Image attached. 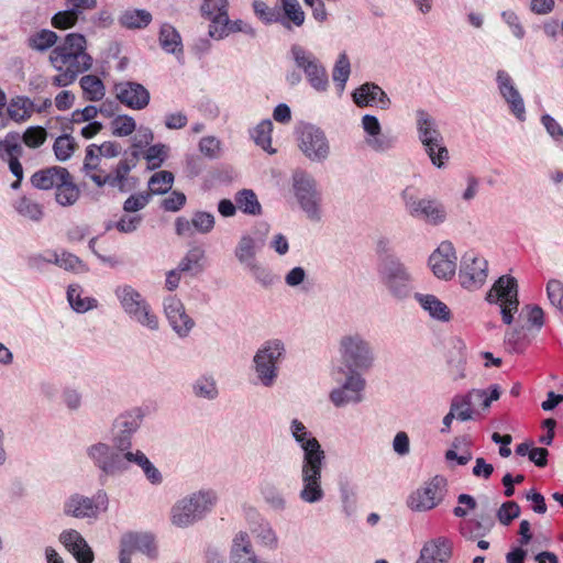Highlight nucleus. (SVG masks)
Segmentation results:
<instances>
[{
    "mask_svg": "<svg viewBox=\"0 0 563 563\" xmlns=\"http://www.w3.org/2000/svg\"><path fill=\"white\" fill-rule=\"evenodd\" d=\"M159 45L169 54L181 55L183 42L178 31L169 23H164L159 30Z\"/></svg>",
    "mask_w": 563,
    "mask_h": 563,
    "instance_id": "obj_36",
    "label": "nucleus"
},
{
    "mask_svg": "<svg viewBox=\"0 0 563 563\" xmlns=\"http://www.w3.org/2000/svg\"><path fill=\"white\" fill-rule=\"evenodd\" d=\"M384 284L397 297L408 294L410 276L404 265L395 257H387L380 269Z\"/></svg>",
    "mask_w": 563,
    "mask_h": 563,
    "instance_id": "obj_13",
    "label": "nucleus"
},
{
    "mask_svg": "<svg viewBox=\"0 0 563 563\" xmlns=\"http://www.w3.org/2000/svg\"><path fill=\"white\" fill-rule=\"evenodd\" d=\"M59 542L73 554L78 563L93 562V551L77 530H64L59 534Z\"/></svg>",
    "mask_w": 563,
    "mask_h": 563,
    "instance_id": "obj_20",
    "label": "nucleus"
},
{
    "mask_svg": "<svg viewBox=\"0 0 563 563\" xmlns=\"http://www.w3.org/2000/svg\"><path fill=\"white\" fill-rule=\"evenodd\" d=\"M547 294L551 305L563 313V283L550 279L547 284Z\"/></svg>",
    "mask_w": 563,
    "mask_h": 563,
    "instance_id": "obj_53",
    "label": "nucleus"
},
{
    "mask_svg": "<svg viewBox=\"0 0 563 563\" xmlns=\"http://www.w3.org/2000/svg\"><path fill=\"white\" fill-rule=\"evenodd\" d=\"M186 200L185 194L175 190L162 201V207L165 211L176 212L185 206Z\"/></svg>",
    "mask_w": 563,
    "mask_h": 563,
    "instance_id": "obj_61",
    "label": "nucleus"
},
{
    "mask_svg": "<svg viewBox=\"0 0 563 563\" xmlns=\"http://www.w3.org/2000/svg\"><path fill=\"white\" fill-rule=\"evenodd\" d=\"M142 146L141 142L134 141L129 153L108 172L102 165V158L118 157L122 151L121 144L115 141L90 144L85 151L84 172L98 188L109 187L128 192L132 189L130 173L137 165Z\"/></svg>",
    "mask_w": 563,
    "mask_h": 563,
    "instance_id": "obj_1",
    "label": "nucleus"
},
{
    "mask_svg": "<svg viewBox=\"0 0 563 563\" xmlns=\"http://www.w3.org/2000/svg\"><path fill=\"white\" fill-rule=\"evenodd\" d=\"M243 32L245 34L254 35V29L244 22L243 20H234L230 21L229 15L227 16V21H223L220 25L214 29V31H209L211 37L220 40L228 36L230 33Z\"/></svg>",
    "mask_w": 563,
    "mask_h": 563,
    "instance_id": "obj_39",
    "label": "nucleus"
},
{
    "mask_svg": "<svg viewBox=\"0 0 563 563\" xmlns=\"http://www.w3.org/2000/svg\"><path fill=\"white\" fill-rule=\"evenodd\" d=\"M194 228L196 232L207 234L214 228V217L212 213L206 211H197L192 216Z\"/></svg>",
    "mask_w": 563,
    "mask_h": 563,
    "instance_id": "obj_55",
    "label": "nucleus"
},
{
    "mask_svg": "<svg viewBox=\"0 0 563 563\" xmlns=\"http://www.w3.org/2000/svg\"><path fill=\"white\" fill-rule=\"evenodd\" d=\"M117 99L132 110L145 109L151 100L150 91L140 82L121 81L114 85Z\"/></svg>",
    "mask_w": 563,
    "mask_h": 563,
    "instance_id": "obj_15",
    "label": "nucleus"
},
{
    "mask_svg": "<svg viewBox=\"0 0 563 563\" xmlns=\"http://www.w3.org/2000/svg\"><path fill=\"white\" fill-rule=\"evenodd\" d=\"M294 190L298 202L307 216L312 220L320 218L319 194L314 180L303 172L294 175Z\"/></svg>",
    "mask_w": 563,
    "mask_h": 563,
    "instance_id": "obj_12",
    "label": "nucleus"
},
{
    "mask_svg": "<svg viewBox=\"0 0 563 563\" xmlns=\"http://www.w3.org/2000/svg\"><path fill=\"white\" fill-rule=\"evenodd\" d=\"M47 139V131L43 126H30L23 135V143L30 148H37L44 144Z\"/></svg>",
    "mask_w": 563,
    "mask_h": 563,
    "instance_id": "obj_52",
    "label": "nucleus"
},
{
    "mask_svg": "<svg viewBox=\"0 0 563 563\" xmlns=\"http://www.w3.org/2000/svg\"><path fill=\"white\" fill-rule=\"evenodd\" d=\"M22 153L23 148L20 143V135L18 133H8L3 140H0L1 159L8 162L11 157L21 156Z\"/></svg>",
    "mask_w": 563,
    "mask_h": 563,
    "instance_id": "obj_46",
    "label": "nucleus"
},
{
    "mask_svg": "<svg viewBox=\"0 0 563 563\" xmlns=\"http://www.w3.org/2000/svg\"><path fill=\"white\" fill-rule=\"evenodd\" d=\"M419 302L423 309L439 320L448 321L450 319V309L433 295L419 296Z\"/></svg>",
    "mask_w": 563,
    "mask_h": 563,
    "instance_id": "obj_42",
    "label": "nucleus"
},
{
    "mask_svg": "<svg viewBox=\"0 0 563 563\" xmlns=\"http://www.w3.org/2000/svg\"><path fill=\"white\" fill-rule=\"evenodd\" d=\"M272 132L273 123L271 120H263L254 128L252 132V139L256 145L261 146L264 151L271 154L275 153V150L272 148Z\"/></svg>",
    "mask_w": 563,
    "mask_h": 563,
    "instance_id": "obj_44",
    "label": "nucleus"
},
{
    "mask_svg": "<svg viewBox=\"0 0 563 563\" xmlns=\"http://www.w3.org/2000/svg\"><path fill=\"white\" fill-rule=\"evenodd\" d=\"M135 120L128 114L117 115L111 121V131L114 136H129L135 131Z\"/></svg>",
    "mask_w": 563,
    "mask_h": 563,
    "instance_id": "obj_51",
    "label": "nucleus"
},
{
    "mask_svg": "<svg viewBox=\"0 0 563 563\" xmlns=\"http://www.w3.org/2000/svg\"><path fill=\"white\" fill-rule=\"evenodd\" d=\"M79 196L80 190L68 172V177H64L55 188V200L63 207H69L77 202Z\"/></svg>",
    "mask_w": 563,
    "mask_h": 563,
    "instance_id": "obj_33",
    "label": "nucleus"
},
{
    "mask_svg": "<svg viewBox=\"0 0 563 563\" xmlns=\"http://www.w3.org/2000/svg\"><path fill=\"white\" fill-rule=\"evenodd\" d=\"M497 82L500 93L510 106L511 112L517 117V119L523 120L526 112L523 100L515 88L509 74L505 70H499L497 73Z\"/></svg>",
    "mask_w": 563,
    "mask_h": 563,
    "instance_id": "obj_24",
    "label": "nucleus"
},
{
    "mask_svg": "<svg viewBox=\"0 0 563 563\" xmlns=\"http://www.w3.org/2000/svg\"><path fill=\"white\" fill-rule=\"evenodd\" d=\"M64 512L75 518H93L99 507L91 498L74 495L65 503Z\"/></svg>",
    "mask_w": 563,
    "mask_h": 563,
    "instance_id": "obj_27",
    "label": "nucleus"
},
{
    "mask_svg": "<svg viewBox=\"0 0 563 563\" xmlns=\"http://www.w3.org/2000/svg\"><path fill=\"white\" fill-rule=\"evenodd\" d=\"M120 22L128 29H144L152 22V14L143 9L128 10L121 15Z\"/></svg>",
    "mask_w": 563,
    "mask_h": 563,
    "instance_id": "obj_41",
    "label": "nucleus"
},
{
    "mask_svg": "<svg viewBox=\"0 0 563 563\" xmlns=\"http://www.w3.org/2000/svg\"><path fill=\"white\" fill-rule=\"evenodd\" d=\"M520 507L516 501L504 503L497 511V518L500 523L508 526L514 519L519 517Z\"/></svg>",
    "mask_w": 563,
    "mask_h": 563,
    "instance_id": "obj_58",
    "label": "nucleus"
},
{
    "mask_svg": "<svg viewBox=\"0 0 563 563\" xmlns=\"http://www.w3.org/2000/svg\"><path fill=\"white\" fill-rule=\"evenodd\" d=\"M124 547H130L133 552L140 551L150 556L156 552L154 537L147 532H126L122 536Z\"/></svg>",
    "mask_w": 563,
    "mask_h": 563,
    "instance_id": "obj_29",
    "label": "nucleus"
},
{
    "mask_svg": "<svg viewBox=\"0 0 563 563\" xmlns=\"http://www.w3.org/2000/svg\"><path fill=\"white\" fill-rule=\"evenodd\" d=\"M174 175L167 170L155 173L148 180V189L154 195L166 194L173 186Z\"/></svg>",
    "mask_w": 563,
    "mask_h": 563,
    "instance_id": "obj_49",
    "label": "nucleus"
},
{
    "mask_svg": "<svg viewBox=\"0 0 563 563\" xmlns=\"http://www.w3.org/2000/svg\"><path fill=\"white\" fill-rule=\"evenodd\" d=\"M35 111L34 102L24 96H15L10 99L7 106V115L9 120L21 123L31 118Z\"/></svg>",
    "mask_w": 563,
    "mask_h": 563,
    "instance_id": "obj_32",
    "label": "nucleus"
},
{
    "mask_svg": "<svg viewBox=\"0 0 563 563\" xmlns=\"http://www.w3.org/2000/svg\"><path fill=\"white\" fill-rule=\"evenodd\" d=\"M41 261L54 263L57 266L71 272H80L85 266L78 256L67 252H63L62 254L52 253L51 256L47 258L41 255L34 256L32 258V262L34 264H37Z\"/></svg>",
    "mask_w": 563,
    "mask_h": 563,
    "instance_id": "obj_37",
    "label": "nucleus"
},
{
    "mask_svg": "<svg viewBox=\"0 0 563 563\" xmlns=\"http://www.w3.org/2000/svg\"><path fill=\"white\" fill-rule=\"evenodd\" d=\"M353 101L357 107L379 106L382 109L389 107L390 100L386 92L377 85L366 82L353 92Z\"/></svg>",
    "mask_w": 563,
    "mask_h": 563,
    "instance_id": "obj_25",
    "label": "nucleus"
},
{
    "mask_svg": "<svg viewBox=\"0 0 563 563\" xmlns=\"http://www.w3.org/2000/svg\"><path fill=\"white\" fill-rule=\"evenodd\" d=\"M231 560L232 563H260L252 553V545L247 533L240 532L235 536L231 550Z\"/></svg>",
    "mask_w": 563,
    "mask_h": 563,
    "instance_id": "obj_34",
    "label": "nucleus"
},
{
    "mask_svg": "<svg viewBox=\"0 0 563 563\" xmlns=\"http://www.w3.org/2000/svg\"><path fill=\"white\" fill-rule=\"evenodd\" d=\"M236 207L246 214L258 216L262 212L257 196L251 189H242L235 195Z\"/></svg>",
    "mask_w": 563,
    "mask_h": 563,
    "instance_id": "obj_40",
    "label": "nucleus"
},
{
    "mask_svg": "<svg viewBox=\"0 0 563 563\" xmlns=\"http://www.w3.org/2000/svg\"><path fill=\"white\" fill-rule=\"evenodd\" d=\"M228 0H205L201 5V13L210 20L209 31H214L218 25L227 21Z\"/></svg>",
    "mask_w": 563,
    "mask_h": 563,
    "instance_id": "obj_31",
    "label": "nucleus"
},
{
    "mask_svg": "<svg viewBox=\"0 0 563 563\" xmlns=\"http://www.w3.org/2000/svg\"><path fill=\"white\" fill-rule=\"evenodd\" d=\"M142 221L141 216L122 217L114 227L122 233H131L137 229Z\"/></svg>",
    "mask_w": 563,
    "mask_h": 563,
    "instance_id": "obj_64",
    "label": "nucleus"
},
{
    "mask_svg": "<svg viewBox=\"0 0 563 563\" xmlns=\"http://www.w3.org/2000/svg\"><path fill=\"white\" fill-rule=\"evenodd\" d=\"M77 146L78 145L71 135L63 134L55 140L53 151L58 161L65 162L73 156Z\"/></svg>",
    "mask_w": 563,
    "mask_h": 563,
    "instance_id": "obj_47",
    "label": "nucleus"
},
{
    "mask_svg": "<svg viewBox=\"0 0 563 563\" xmlns=\"http://www.w3.org/2000/svg\"><path fill=\"white\" fill-rule=\"evenodd\" d=\"M417 129L419 140L432 164L442 167L449 159V151L434 120L423 110L417 112Z\"/></svg>",
    "mask_w": 563,
    "mask_h": 563,
    "instance_id": "obj_4",
    "label": "nucleus"
},
{
    "mask_svg": "<svg viewBox=\"0 0 563 563\" xmlns=\"http://www.w3.org/2000/svg\"><path fill=\"white\" fill-rule=\"evenodd\" d=\"M429 265L438 278L450 279L456 269V255L453 244L449 241L442 242L430 255Z\"/></svg>",
    "mask_w": 563,
    "mask_h": 563,
    "instance_id": "obj_17",
    "label": "nucleus"
},
{
    "mask_svg": "<svg viewBox=\"0 0 563 563\" xmlns=\"http://www.w3.org/2000/svg\"><path fill=\"white\" fill-rule=\"evenodd\" d=\"M67 299L70 303V306L77 311V312H85L92 308V302H96L95 299L89 298H81L80 294L78 292L77 288L69 286L67 290Z\"/></svg>",
    "mask_w": 563,
    "mask_h": 563,
    "instance_id": "obj_57",
    "label": "nucleus"
},
{
    "mask_svg": "<svg viewBox=\"0 0 563 563\" xmlns=\"http://www.w3.org/2000/svg\"><path fill=\"white\" fill-rule=\"evenodd\" d=\"M79 85L82 89L84 99L87 101H100L106 95L103 81L96 75L82 76Z\"/></svg>",
    "mask_w": 563,
    "mask_h": 563,
    "instance_id": "obj_38",
    "label": "nucleus"
},
{
    "mask_svg": "<svg viewBox=\"0 0 563 563\" xmlns=\"http://www.w3.org/2000/svg\"><path fill=\"white\" fill-rule=\"evenodd\" d=\"M283 344L278 341L268 342L254 356L256 372L265 385H271L276 377V362L283 353Z\"/></svg>",
    "mask_w": 563,
    "mask_h": 563,
    "instance_id": "obj_14",
    "label": "nucleus"
},
{
    "mask_svg": "<svg viewBox=\"0 0 563 563\" xmlns=\"http://www.w3.org/2000/svg\"><path fill=\"white\" fill-rule=\"evenodd\" d=\"M216 501L212 492H200L188 499H183L173 508V523L178 527H187L211 509Z\"/></svg>",
    "mask_w": 563,
    "mask_h": 563,
    "instance_id": "obj_6",
    "label": "nucleus"
},
{
    "mask_svg": "<svg viewBox=\"0 0 563 563\" xmlns=\"http://www.w3.org/2000/svg\"><path fill=\"white\" fill-rule=\"evenodd\" d=\"M472 407L473 406L470 404V399H466L465 396L462 398H455L451 405L452 411L461 421L472 419Z\"/></svg>",
    "mask_w": 563,
    "mask_h": 563,
    "instance_id": "obj_60",
    "label": "nucleus"
},
{
    "mask_svg": "<svg viewBox=\"0 0 563 563\" xmlns=\"http://www.w3.org/2000/svg\"><path fill=\"white\" fill-rule=\"evenodd\" d=\"M341 353L346 371L340 368L339 374H355L356 369L368 368L373 361L367 343L358 335L343 338Z\"/></svg>",
    "mask_w": 563,
    "mask_h": 563,
    "instance_id": "obj_7",
    "label": "nucleus"
},
{
    "mask_svg": "<svg viewBox=\"0 0 563 563\" xmlns=\"http://www.w3.org/2000/svg\"><path fill=\"white\" fill-rule=\"evenodd\" d=\"M488 263L474 252H467L462 257L459 279L463 288L475 290L481 288L487 278Z\"/></svg>",
    "mask_w": 563,
    "mask_h": 563,
    "instance_id": "obj_11",
    "label": "nucleus"
},
{
    "mask_svg": "<svg viewBox=\"0 0 563 563\" xmlns=\"http://www.w3.org/2000/svg\"><path fill=\"white\" fill-rule=\"evenodd\" d=\"M166 157V146L163 144H155L150 146L145 153L144 158L148 164L150 169H155L162 166Z\"/></svg>",
    "mask_w": 563,
    "mask_h": 563,
    "instance_id": "obj_56",
    "label": "nucleus"
},
{
    "mask_svg": "<svg viewBox=\"0 0 563 563\" xmlns=\"http://www.w3.org/2000/svg\"><path fill=\"white\" fill-rule=\"evenodd\" d=\"M280 9L284 12L282 15V25L286 30H291L292 26L300 27L305 23L306 14L298 0H279Z\"/></svg>",
    "mask_w": 563,
    "mask_h": 563,
    "instance_id": "obj_30",
    "label": "nucleus"
},
{
    "mask_svg": "<svg viewBox=\"0 0 563 563\" xmlns=\"http://www.w3.org/2000/svg\"><path fill=\"white\" fill-rule=\"evenodd\" d=\"M164 310L172 328L179 335H187L195 323L186 313L183 302L178 298L170 296L164 301Z\"/></svg>",
    "mask_w": 563,
    "mask_h": 563,
    "instance_id": "obj_19",
    "label": "nucleus"
},
{
    "mask_svg": "<svg viewBox=\"0 0 563 563\" xmlns=\"http://www.w3.org/2000/svg\"><path fill=\"white\" fill-rule=\"evenodd\" d=\"M350 74L351 65L349 57L345 53H342L340 54L332 70V79L340 95L344 91Z\"/></svg>",
    "mask_w": 563,
    "mask_h": 563,
    "instance_id": "obj_43",
    "label": "nucleus"
},
{
    "mask_svg": "<svg viewBox=\"0 0 563 563\" xmlns=\"http://www.w3.org/2000/svg\"><path fill=\"white\" fill-rule=\"evenodd\" d=\"M64 177H68V169L62 166H51L35 172L31 185L40 190L55 189Z\"/></svg>",
    "mask_w": 563,
    "mask_h": 563,
    "instance_id": "obj_26",
    "label": "nucleus"
},
{
    "mask_svg": "<svg viewBox=\"0 0 563 563\" xmlns=\"http://www.w3.org/2000/svg\"><path fill=\"white\" fill-rule=\"evenodd\" d=\"M255 15L265 24L278 23L282 21V13L277 7H269L262 0L253 1Z\"/></svg>",
    "mask_w": 563,
    "mask_h": 563,
    "instance_id": "obj_48",
    "label": "nucleus"
},
{
    "mask_svg": "<svg viewBox=\"0 0 563 563\" xmlns=\"http://www.w3.org/2000/svg\"><path fill=\"white\" fill-rule=\"evenodd\" d=\"M446 479L442 476H434L421 488L411 494L408 505L412 510L426 511L437 507L446 494Z\"/></svg>",
    "mask_w": 563,
    "mask_h": 563,
    "instance_id": "obj_9",
    "label": "nucleus"
},
{
    "mask_svg": "<svg viewBox=\"0 0 563 563\" xmlns=\"http://www.w3.org/2000/svg\"><path fill=\"white\" fill-rule=\"evenodd\" d=\"M15 209L21 216L34 221H38L43 217V207L26 196L15 202Z\"/></svg>",
    "mask_w": 563,
    "mask_h": 563,
    "instance_id": "obj_50",
    "label": "nucleus"
},
{
    "mask_svg": "<svg viewBox=\"0 0 563 563\" xmlns=\"http://www.w3.org/2000/svg\"><path fill=\"white\" fill-rule=\"evenodd\" d=\"M486 300L498 305L503 322L511 324L519 307L517 279L510 275L500 276L487 292Z\"/></svg>",
    "mask_w": 563,
    "mask_h": 563,
    "instance_id": "obj_5",
    "label": "nucleus"
},
{
    "mask_svg": "<svg viewBox=\"0 0 563 563\" xmlns=\"http://www.w3.org/2000/svg\"><path fill=\"white\" fill-rule=\"evenodd\" d=\"M89 456L107 474H113L124 468V459L120 453L111 452L107 444L98 443L88 451Z\"/></svg>",
    "mask_w": 563,
    "mask_h": 563,
    "instance_id": "obj_23",
    "label": "nucleus"
},
{
    "mask_svg": "<svg viewBox=\"0 0 563 563\" xmlns=\"http://www.w3.org/2000/svg\"><path fill=\"white\" fill-rule=\"evenodd\" d=\"M195 393L198 396L214 398L218 391L212 379L201 378L195 385Z\"/></svg>",
    "mask_w": 563,
    "mask_h": 563,
    "instance_id": "obj_63",
    "label": "nucleus"
},
{
    "mask_svg": "<svg viewBox=\"0 0 563 563\" xmlns=\"http://www.w3.org/2000/svg\"><path fill=\"white\" fill-rule=\"evenodd\" d=\"M48 58L54 69L58 71L52 78V85L55 87L71 85L78 75L91 68L93 62L87 53L86 37L79 33L67 34L63 42L51 51Z\"/></svg>",
    "mask_w": 563,
    "mask_h": 563,
    "instance_id": "obj_2",
    "label": "nucleus"
},
{
    "mask_svg": "<svg viewBox=\"0 0 563 563\" xmlns=\"http://www.w3.org/2000/svg\"><path fill=\"white\" fill-rule=\"evenodd\" d=\"M346 380L341 388L333 389L330 394L331 401L336 406H344L349 402H358L362 399L361 391L365 382L358 374H345Z\"/></svg>",
    "mask_w": 563,
    "mask_h": 563,
    "instance_id": "obj_21",
    "label": "nucleus"
},
{
    "mask_svg": "<svg viewBox=\"0 0 563 563\" xmlns=\"http://www.w3.org/2000/svg\"><path fill=\"white\" fill-rule=\"evenodd\" d=\"M452 542L439 537L424 543L417 563H448L452 556Z\"/></svg>",
    "mask_w": 563,
    "mask_h": 563,
    "instance_id": "obj_22",
    "label": "nucleus"
},
{
    "mask_svg": "<svg viewBox=\"0 0 563 563\" xmlns=\"http://www.w3.org/2000/svg\"><path fill=\"white\" fill-rule=\"evenodd\" d=\"M115 294L125 312L133 316L140 323L151 330L158 328L157 317L151 312L148 305L135 289L131 286H123L119 287Z\"/></svg>",
    "mask_w": 563,
    "mask_h": 563,
    "instance_id": "obj_8",
    "label": "nucleus"
},
{
    "mask_svg": "<svg viewBox=\"0 0 563 563\" xmlns=\"http://www.w3.org/2000/svg\"><path fill=\"white\" fill-rule=\"evenodd\" d=\"M199 151L203 155L214 158L220 152V141L214 136L202 137L199 142Z\"/></svg>",
    "mask_w": 563,
    "mask_h": 563,
    "instance_id": "obj_62",
    "label": "nucleus"
},
{
    "mask_svg": "<svg viewBox=\"0 0 563 563\" xmlns=\"http://www.w3.org/2000/svg\"><path fill=\"white\" fill-rule=\"evenodd\" d=\"M140 416H121L115 421V428L120 429V435H115L114 443L120 451H125L131 446V435L139 428Z\"/></svg>",
    "mask_w": 563,
    "mask_h": 563,
    "instance_id": "obj_28",
    "label": "nucleus"
},
{
    "mask_svg": "<svg viewBox=\"0 0 563 563\" xmlns=\"http://www.w3.org/2000/svg\"><path fill=\"white\" fill-rule=\"evenodd\" d=\"M58 35L51 30H41L27 38V46L32 49L44 52L51 47H55Z\"/></svg>",
    "mask_w": 563,
    "mask_h": 563,
    "instance_id": "obj_45",
    "label": "nucleus"
},
{
    "mask_svg": "<svg viewBox=\"0 0 563 563\" xmlns=\"http://www.w3.org/2000/svg\"><path fill=\"white\" fill-rule=\"evenodd\" d=\"M205 260V250L201 246H192L179 262L178 269L196 276L203 271Z\"/></svg>",
    "mask_w": 563,
    "mask_h": 563,
    "instance_id": "obj_35",
    "label": "nucleus"
},
{
    "mask_svg": "<svg viewBox=\"0 0 563 563\" xmlns=\"http://www.w3.org/2000/svg\"><path fill=\"white\" fill-rule=\"evenodd\" d=\"M291 431L295 440L300 443L303 450L301 470L302 489L300 492V498L306 503H317L321 500L324 495L321 487V472L325 453L316 438H307V428L299 420H292Z\"/></svg>",
    "mask_w": 563,
    "mask_h": 563,
    "instance_id": "obj_3",
    "label": "nucleus"
},
{
    "mask_svg": "<svg viewBox=\"0 0 563 563\" xmlns=\"http://www.w3.org/2000/svg\"><path fill=\"white\" fill-rule=\"evenodd\" d=\"M254 240L251 236H243L239 242L235 254L241 262L246 263L254 258Z\"/></svg>",
    "mask_w": 563,
    "mask_h": 563,
    "instance_id": "obj_59",
    "label": "nucleus"
},
{
    "mask_svg": "<svg viewBox=\"0 0 563 563\" xmlns=\"http://www.w3.org/2000/svg\"><path fill=\"white\" fill-rule=\"evenodd\" d=\"M291 53L296 65L303 70L311 87L317 91H325L329 86L328 73L319 59L300 46H294Z\"/></svg>",
    "mask_w": 563,
    "mask_h": 563,
    "instance_id": "obj_10",
    "label": "nucleus"
},
{
    "mask_svg": "<svg viewBox=\"0 0 563 563\" xmlns=\"http://www.w3.org/2000/svg\"><path fill=\"white\" fill-rule=\"evenodd\" d=\"M300 148L310 159L321 161L329 154L325 134L313 125H306L300 131Z\"/></svg>",
    "mask_w": 563,
    "mask_h": 563,
    "instance_id": "obj_16",
    "label": "nucleus"
},
{
    "mask_svg": "<svg viewBox=\"0 0 563 563\" xmlns=\"http://www.w3.org/2000/svg\"><path fill=\"white\" fill-rule=\"evenodd\" d=\"M78 16L69 8L55 13L51 20L53 27L57 30H67L76 25Z\"/></svg>",
    "mask_w": 563,
    "mask_h": 563,
    "instance_id": "obj_54",
    "label": "nucleus"
},
{
    "mask_svg": "<svg viewBox=\"0 0 563 563\" xmlns=\"http://www.w3.org/2000/svg\"><path fill=\"white\" fill-rule=\"evenodd\" d=\"M402 198L411 216L423 218L431 224H438L444 221L445 210L435 200H415L413 197L409 195L408 189L404 190Z\"/></svg>",
    "mask_w": 563,
    "mask_h": 563,
    "instance_id": "obj_18",
    "label": "nucleus"
}]
</instances>
